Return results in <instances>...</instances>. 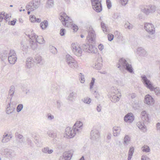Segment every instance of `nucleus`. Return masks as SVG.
Here are the masks:
<instances>
[{"label": "nucleus", "mask_w": 160, "mask_h": 160, "mask_svg": "<svg viewBox=\"0 0 160 160\" xmlns=\"http://www.w3.org/2000/svg\"><path fill=\"white\" fill-rule=\"evenodd\" d=\"M26 35L30 38L29 43L31 48L33 50L36 49L37 47V42L42 44L45 43L43 37L42 36H38L34 33Z\"/></svg>", "instance_id": "obj_1"}, {"label": "nucleus", "mask_w": 160, "mask_h": 160, "mask_svg": "<svg viewBox=\"0 0 160 160\" xmlns=\"http://www.w3.org/2000/svg\"><path fill=\"white\" fill-rule=\"evenodd\" d=\"M96 35L95 31L92 27H90L88 30V35L87 36V40L88 43L83 44L82 48L86 52H88L89 48L91 44H95L96 42Z\"/></svg>", "instance_id": "obj_2"}, {"label": "nucleus", "mask_w": 160, "mask_h": 160, "mask_svg": "<svg viewBox=\"0 0 160 160\" xmlns=\"http://www.w3.org/2000/svg\"><path fill=\"white\" fill-rule=\"evenodd\" d=\"M117 66L121 70V67L125 68L130 73H134L133 69L131 64H129L123 58L120 59L117 64Z\"/></svg>", "instance_id": "obj_3"}, {"label": "nucleus", "mask_w": 160, "mask_h": 160, "mask_svg": "<svg viewBox=\"0 0 160 160\" xmlns=\"http://www.w3.org/2000/svg\"><path fill=\"white\" fill-rule=\"evenodd\" d=\"M111 101L114 102H118L121 97V93L117 89H114V88H112L111 91Z\"/></svg>", "instance_id": "obj_4"}, {"label": "nucleus", "mask_w": 160, "mask_h": 160, "mask_svg": "<svg viewBox=\"0 0 160 160\" xmlns=\"http://www.w3.org/2000/svg\"><path fill=\"white\" fill-rule=\"evenodd\" d=\"M40 4L39 0H32L26 6V9L28 10L33 11L38 8Z\"/></svg>", "instance_id": "obj_5"}, {"label": "nucleus", "mask_w": 160, "mask_h": 160, "mask_svg": "<svg viewBox=\"0 0 160 160\" xmlns=\"http://www.w3.org/2000/svg\"><path fill=\"white\" fill-rule=\"evenodd\" d=\"M141 81L144 86L150 90H152L153 88V85L151 81L147 78L145 75H142L141 76Z\"/></svg>", "instance_id": "obj_6"}, {"label": "nucleus", "mask_w": 160, "mask_h": 160, "mask_svg": "<svg viewBox=\"0 0 160 160\" xmlns=\"http://www.w3.org/2000/svg\"><path fill=\"white\" fill-rule=\"evenodd\" d=\"M59 19L62 22L63 25L65 26L68 27L69 24L72 22V19L64 12L61 13Z\"/></svg>", "instance_id": "obj_7"}, {"label": "nucleus", "mask_w": 160, "mask_h": 160, "mask_svg": "<svg viewBox=\"0 0 160 160\" xmlns=\"http://www.w3.org/2000/svg\"><path fill=\"white\" fill-rule=\"evenodd\" d=\"M66 62L69 66L72 68H77L78 65L77 62L71 56L69 55H67L66 57Z\"/></svg>", "instance_id": "obj_8"}, {"label": "nucleus", "mask_w": 160, "mask_h": 160, "mask_svg": "<svg viewBox=\"0 0 160 160\" xmlns=\"http://www.w3.org/2000/svg\"><path fill=\"white\" fill-rule=\"evenodd\" d=\"M78 133L75 130L70 127H67L65 129L64 137L67 138H71L74 137L75 134Z\"/></svg>", "instance_id": "obj_9"}, {"label": "nucleus", "mask_w": 160, "mask_h": 160, "mask_svg": "<svg viewBox=\"0 0 160 160\" xmlns=\"http://www.w3.org/2000/svg\"><path fill=\"white\" fill-rule=\"evenodd\" d=\"M93 8L97 12H100L102 10L101 0H91Z\"/></svg>", "instance_id": "obj_10"}, {"label": "nucleus", "mask_w": 160, "mask_h": 160, "mask_svg": "<svg viewBox=\"0 0 160 160\" xmlns=\"http://www.w3.org/2000/svg\"><path fill=\"white\" fill-rule=\"evenodd\" d=\"M156 9V7L154 5H150L145 6L144 8L141 9V11L147 15L150 13L154 12Z\"/></svg>", "instance_id": "obj_11"}, {"label": "nucleus", "mask_w": 160, "mask_h": 160, "mask_svg": "<svg viewBox=\"0 0 160 160\" xmlns=\"http://www.w3.org/2000/svg\"><path fill=\"white\" fill-rule=\"evenodd\" d=\"M17 56L15 51L13 50H11L8 54V61L11 64L15 63L17 60Z\"/></svg>", "instance_id": "obj_12"}, {"label": "nucleus", "mask_w": 160, "mask_h": 160, "mask_svg": "<svg viewBox=\"0 0 160 160\" xmlns=\"http://www.w3.org/2000/svg\"><path fill=\"white\" fill-rule=\"evenodd\" d=\"M144 28L149 34H153L155 32V29L154 25L150 23H145Z\"/></svg>", "instance_id": "obj_13"}, {"label": "nucleus", "mask_w": 160, "mask_h": 160, "mask_svg": "<svg viewBox=\"0 0 160 160\" xmlns=\"http://www.w3.org/2000/svg\"><path fill=\"white\" fill-rule=\"evenodd\" d=\"M72 51L73 53L77 56H80L82 53L81 48L77 44L72 43L71 45Z\"/></svg>", "instance_id": "obj_14"}, {"label": "nucleus", "mask_w": 160, "mask_h": 160, "mask_svg": "<svg viewBox=\"0 0 160 160\" xmlns=\"http://www.w3.org/2000/svg\"><path fill=\"white\" fill-rule=\"evenodd\" d=\"M100 137V133L96 129H93L91 132L90 138L93 141L99 140Z\"/></svg>", "instance_id": "obj_15"}, {"label": "nucleus", "mask_w": 160, "mask_h": 160, "mask_svg": "<svg viewBox=\"0 0 160 160\" xmlns=\"http://www.w3.org/2000/svg\"><path fill=\"white\" fill-rule=\"evenodd\" d=\"M2 152L4 155L7 158H12L15 156V154L14 152L11 149L8 148L4 149Z\"/></svg>", "instance_id": "obj_16"}, {"label": "nucleus", "mask_w": 160, "mask_h": 160, "mask_svg": "<svg viewBox=\"0 0 160 160\" xmlns=\"http://www.w3.org/2000/svg\"><path fill=\"white\" fill-rule=\"evenodd\" d=\"M82 123L80 121H77L73 126V129L78 133L82 131Z\"/></svg>", "instance_id": "obj_17"}, {"label": "nucleus", "mask_w": 160, "mask_h": 160, "mask_svg": "<svg viewBox=\"0 0 160 160\" xmlns=\"http://www.w3.org/2000/svg\"><path fill=\"white\" fill-rule=\"evenodd\" d=\"M144 101V102L148 105L153 104L154 101L153 98L149 94H148L145 96Z\"/></svg>", "instance_id": "obj_18"}, {"label": "nucleus", "mask_w": 160, "mask_h": 160, "mask_svg": "<svg viewBox=\"0 0 160 160\" xmlns=\"http://www.w3.org/2000/svg\"><path fill=\"white\" fill-rule=\"evenodd\" d=\"M134 119V117L132 113H129L126 115L124 117L125 122L129 123L132 122Z\"/></svg>", "instance_id": "obj_19"}, {"label": "nucleus", "mask_w": 160, "mask_h": 160, "mask_svg": "<svg viewBox=\"0 0 160 160\" xmlns=\"http://www.w3.org/2000/svg\"><path fill=\"white\" fill-rule=\"evenodd\" d=\"M102 66V59L101 58H99L98 60L95 62L93 67L97 70H100Z\"/></svg>", "instance_id": "obj_20"}, {"label": "nucleus", "mask_w": 160, "mask_h": 160, "mask_svg": "<svg viewBox=\"0 0 160 160\" xmlns=\"http://www.w3.org/2000/svg\"><path fill=\"white\" fill-rule=\"evenodd\" d=\"M137 53L141 56L145 57L148 55L147 52L142 47H139L137 48Z\"/></svg>", "instance_id": "obj_21"}, {"label": "nucleus", "mask_w": 160, "mask_h": 160, "mask_svg": "<svg viewBox=\"0 0 160 160\" xmlns=\"http://www.w3.org/2000/svg\"><path fill=\"white\" fill-rule=\"evenodd\" d=\"M73 154V151L70 150L67 152H65L63 154V157L65 159L67 160H70Z\"/></svg>", "instance_id": "obj_22"}, {"label": "nucleus", "mask_w": 160, "mask_h": 160, "mask_svg": "<svg viewBox=\"0 0 160 160\" xmlns=\"http://www.w3.org/2000/svg\"><path fill=\"white\" fill-rule=\"evenodd\" d=\"M34 59L31 57L28 58L27 59L26 62V67L27 68H30L34 65Z\"/></svg>", "instance_id": "obj_23"}, {"label": "nucleus", "mask_w": 160, "mask_h": 160, "mask_svg": "<svg viewBox=\"0 0 160 160\" xmlns=\"http://www.w3.org/2000/svg\"><path fill=\"white\" fill-rule=\"evenodd\" d=\"M141 118L143 122H146L148 121L149 118L148 114L145 111L142 112L141 114Z\"/></svg>", "instance_id": "obj_24"}, {"label": "nucleus", "mask_w": 160, "mask_h": 160, "mask_svg": "<svg viewBox=\"0 0 160 160\" xmlns=\"http://www.w3.org/2000/svg\"><path fill=\"white\" fill-rule=\"evenodd\" d=\"M94 44H91L89 49L88 52L96 54L98 52L97 48L94 45Z\"/></svg>", "instance_id": "obj_25"}, {"label": "nucleus", "mask_w": 160, "mask_h": 160, "mask_svg": "<svg viewBox=\"0 0 160 160\" xmlns=\"http://www.w3.org/2000/svg\"><path fill=\"white\" fill-rule=\"evenodd\" d=\"M137 126L138 128L142 130L143 132H146L147 129L145 125L143 122H139L137 123Z\"/></svg>", "instance_id": "obj_26"}, {"label": "nucleus", "mask_w": 160, "mask_h": 160, "mask_svg": "<svg viewBox=\"0 0 160 160\" xmlns=\"http://www.w3.org/2000/svg\"><path fill=\"white\" fill-rule=\"evenodd\" d=\"M12 138V137L10 134H6L4 135H3L2 142L3 143H6L9 141Z\"/></svg>", "instance_id": "obj_27"}, {"label": "nucleus", "mask_w": 160, "mask_h": 160, "mask_svg": "<svg viewBox=\"0 0 160 160\" xmlns=\"http://www.w3.org/2000/svg\"><path fill=\"white\" fill-rule=\"evenodd\" d=\"M120 127H115L113 128V135L114 136H117L119 135L121 131Z\"/></svg>", "instance_id": "obj_28"}, {"label": "nucleus", "mask_w": 160, "mask_h": 160, "mask_svg": "<svg viewBox=\"0 0 160 160\" xmlns=\"http://www.w3.org/2000/svg\"><path fill=\"white\" fill-rule=\"evenodd\" d=\"M48 22L46 20H45L41 22L40 24V27L43 30L45 29L48 26Z\"/></svg>", "instance_id": "obj_29"}, {"label": "nucleus", "mask_w": 160, "mask_h": 160, "mask_svg": "<svg viewBox=\"0 0 160 160\" xmlns=\"http://www.w3.org/2000/svg\"><path fill=\"white\" fill-rule=\"evenodd\" d=\"M15 92V87L14 86H12L10 87L9 92V98L11 100Z\"/></svg>", "instance_id": "obj_30"}, {"label": "nucleus", "mask_w": 160, "mask_h": 160, "mask_svg": "<svg viewBox=\"0 0 160 160\" xmlns=\"http://www.w3.org/2000/svg\"><path fill=\"white\" fill-rule=\"evenodd\" d=\"M134 152V148L133 147H130L128 153V160H131Z\"/></svg>", "instance_id": "obj_31"}, {"label": "nucleus", "mask_w": 160, "mask_h": 160, "mask_svg": "<svg viewBox=\"0 0 160 160\" xmlns=\"http://www.w3.org/2000/svg\"><path fill=\"white\" fill-rule=\"evenodd\" d=\"M76 95V93L74 92L70 93L67 98V99L70 101H73V97H75Z\"/></svg>", "instance_id": "obj_32"}, {"label": "nucleus", "mask_w": 160, "mask_h": 160, "mask_svg": "<svg viewBox=\"0 0 160 160\" xmlns=\"http://www.w3.org/2000/svg\"><path fill=\"white\" fill-rule=\"evenodd\" d=\"M42 151L43 152L48 154L52 153L53 152V150L49 149V148L48 147H46L43 148L42 150Z\"/></svg>", "instance_id": "obj_33"}, {"label": "nucleus", "mask_w": 160, "mask_h": 160, "mask_svg": "<svg viewBox=\"0 0 160 160\" xmlns=\"http://www.w3.org/2000/svg\"><path fill=\"white\" fill-rule=\"evenodd\" d=\"M48 136L52 138H55L57 137V133L56 132L53 131H48L47 132Z\"/></svg>", "instance_id": "obj_34"}, {"label": "nucleus", "mask_w": 160, "mask_h": 160, "mask_svg": "<svg viewBox=\"0 0 160 160\" xmlns=\"http://www.w3.org/2000/svg\"><path fill=\"white\" fill-rule=\"evenodd\" d=\"M34 60L35 62L37 63H40L42 61L41 57L38 55H37L34 57Z\"/></svg>", "instance_id": "obj_35"}, {"label": "nucleus", "mask_w": 160, "mask_h": 160, "mask_svg": "<svg viewBox=\"0 0 160 160\" xmlns=\"http://www.w3.org/2000/svg\"><path fill=\"white\" fill-rule=\"evenodd\" d=\"M142 151L146 152H149L150 149L149 147L146 145H144L142 148Z\"/></svg>", "instance_id": "obj_36"}, {"label": "nucleus", "mask_w": 160, "mask_h": 160, "mask_svg": "<svg viewBox=\"0 0 160 160\" xmlns=\"http://www.w3.org/2000/svg\"><path fill=\"white\" fill-rule=\"evenodd\" d=\"M151 91H154L155 93L157 95H160V89L158 87H156L154 88L153 86V88L152 90H150Z\"/></svg>", "instance_id": "obj_37"}, {"label": "nucleus", "mask_w": 160, "mask_h": 160, "mask_svg": "<svg viewBox=\"0 0 160 160\" xmlns=\"http://www.w3.org/2000/svg\"><path fill=\"white\" fill-rule=\"evenodd\" d=\"M53 2L52 0H48L47 2V7L51 8L53 5Z\"/></svg>", "instance_id": "obj_38"}, {"label": "nucleus", "mask_w": 160, "mask_h": 160, "mask_svg": "<svg viewBox=\"0 0 160 160\" xmlns=\"http://www.w3.org/2000/svg\"><path fill=\"white\" fill-rule=\"evenodd\" d=\"M82 101L85 103L89 104L91 102V100L90 98L86 97L82 99Z\"/></svg>", "instance_id": "obj_39"}, {"label": "nucleus", "mask_w": 160, "mask_h": 160, "mask_svg": "<svg viewBox=\"0 0 160 160\" xmlns=\"http://www.w3.org/2000/svg\"><path fill=\"white\" fill-rule=\"evenodd\" d=\"M130 140V138L128 135H126L124 138V144L125 145H128V143Z\"/></svg>", "instance_id": "obj_40"}, {"label": "nucleus", "mask_w": 160, "mask_h": 160, "mask_svg": "<svg viewBox=\"0 0 160 160\" xmlns=\"http://www.w3.org/2000/svg\"><path fill=\"white\" fill-rule=\"evenodd\" d=\"M56 105L57 108L58 109L60 110L61 108V107L62 105V103L60 100H57L56 101Z\"/></svg>", "instance_id": "obj_41"}, {"label": "nucleus", "mask_w": 160, "mask_h": 160, "mask_svg": "<svg viewBox=\"0 0 160 160\" xmlns=\"http://www.w3.org/2000/svg\"><path fill=\"white\" fill-rule=\"evenodd\" d=\"M50 52L53 54H56L57 52V49L52 46L50 47Z\"/></svg>", "instance_id": "obj_42"}, {"label": "nucleus", "mask_w": 160, "mask_h": 160, "mask_svg": "<svg viewBox=\"0 0 160 160\" xmlns=\"http://www.w3.org/2000/svg\"><path fill=\"white\" fill-rule=\"evenodd\" d=\"M79 80L81 83H84L85 81L84 76L82 73H80L79 75Z\"/></svg>", "instance_id": "obj_43"}, {"label": "nucleus", "mask_w": 160, "mask_h": 160, "mask_svg": "<svg viewBox=\"0 0 160 160\" xmlns=\"http://www.w3.org/2000/svg\"><path fill=\"white\" fill-rule=\"evenodd\" d=\"M101 26L103 31L105 33H107V30L106 28V27L105 25V24L104 23H103L102 22H101Z\"/></svg>", "instance_id": "obj_44"}, {"label": "nucleus", "mask_w": 160, "mask_h": 160, "mask_svg": "<svg viewBox=\"0 0 160 160\" xmlns=\"http://www.w3.org/2000/svg\"><path fill=\"white\" fill-rule=\"evenodd\" d=\"M23 108V105L22 104H19L18 105L16 108L17 111L19 112L21 111Z\"/></svg>", "instance_id": "obj_45"}, {"label": "nucleus", "mask_w": 160, "mask_h": 160, "mask_svg": "<svg viewBox=\"0 0 160 160\" xmlns=\"http://www.w3.org/2000/svg\"><path fill=\"white\" fill-rule=\"evenodd\" d=\"M95 79L93 78H92L91 82L90 83V89H92L93 88V86L94 85Z\"/></svg>", "instance_id": "obj_46"}, {"label": "nucleus", "mask_w": 160, "mask_h": 160, "mask_svg": "<svg viewBox=\"0 0 160 160\" xmlns=\"http://www.w3.org/2000/svg\"><path fill=\"white\" fill-rule=\"evenodd\" d=\"M106 4L107 8L108 9H110L112 6L111 3V1L109 0H106Z\"/></svg>", "instance_id": "obj_47"}, {"label": "nucleus", "mask_w": 160, "mask_h": 160, "mask_svg": "<svg viewBox=\"0 0 160 160\" xmlns=\"http://www.w3.org/2000/svg\"><path fill=\"white\" fill-rule=\"evenodd\" d=\"M27 142L29 145H30L31 146H32L33 144L32 141L29 138H27Z\"/></svg>", "instance_id": "obj_48"}, {"label": "nucleus", "mask_w": 160, "mask_h": 160, "mask_svg": "<svg viewBox=\"0 0 160 160\" xmlns=\"http://www.w3.org/2000/svg\"><path fill=\"white\" fill-rule=\"evenodd\" d=\"M14 109V108H13L11 109L10 108H9L8 109H6L7 113L8 114H9L12 112Z\"/></svg>", "instance_id": "obj_49"}, {"label": "nucleus", "mask_w": 160, "mask_h": 160, "mask_svg": "<svg viewBox=\"0 0 160 160\" xmlns=\"http://www.w3.org/2000/svg\"><path fill=\"white\" fill-rule=\"evenodd\" d=\"M72 28L74 32H76L78 29V27L75 24L72 25Z\"/></svg>", "instance_id": "obj_50"}, {"label": "nucleus", "mask_w": 160, "mask_h": 160, "mask_svg": "<svg viewBox=\"0 0 160 160\" xmlns=\"http://www.w3.org/2000/svg\"><path fill=\"white\" fill-rule=\"evenodd\" d=\"M114 36L112 34H109L108 35V38L109 41H112L113 38Z\"/></svg>", "instance_id": "obj_51"}, {"label": "nucleus", "mask_w": 160, "mask_h": 160, "mask_svg": "<svg viewBox=\"0 0 160 160\" xmlns=\"http://www.w3.org/2000/svg\"><path fill=\"white\" fill-rule=\"evenodd\" d=\"M36 19V17L34 15L32 16H30V20L31 22H35Z\"/></svg>", "instance_id": "obj_52"}, {"label": "nucleus", "mask_w": 160, "mask_h": 160, "mask_svg": "<svg viewBox=\"0 0 160 160\" xmlns=\"http://www.w3.org/2000/svg\"><path fill=\"white\" fill-rule=\"evenodd\" d=\"M47 117L48 119L49 120H52L54 118V116L50 113L48 114Z\"/></svg>", "instance_id": "obj_53"}, {"label": "nucleus", "mask_w": 160, "mask_h": 160, "mask_svg": "<svg viewBox=\"0 0 160 160\" xmlns=\"http://www.w3.org/2000/svg\"><path fill=\"white\" fill-rule=\"evenodd\" d=\"M65 30L64 28H62L60 30V34L62 36H63L65 34Z\"/></svg>", "instance_id": "obj_54"}, {"label": "nucleus", "mask_w": 160, "mask_h": 160, "mask_svg": "<svg viewBox=\"0 0 160 160\" xmlns=\"http://www.w3.org/2000/svg\"><path fill=\"white\" fill-rule=\"evenodd\" d=\"M16 20H17L16 19H15L11 21L10 22H8L9 24L10 25L13 26L15 24L16 22Z\"/></svg>", "instance_id": "obj_55"}, {"label": "nucleus", "mask_w": 160, "mask_h": 160, "mask_svg": "<svg viewBox=\"0 0 160 160\" xmlns=\"http://www.w3.org/2000/svg\"><path fill=\"white\" fill-rule=\"evenodd\" d=\"M21 49L23 51H25L26 50V49H27L26 46H25L23 44V42H21Z\"/></svg>", "instance_id": "obj_56"}, {"label": "nucleus", "mask_w": 160, "mask_h": 160, "mask_svg": "<svg viewBox=\"0 0 160 160\" xmlns=\"http://www.w3.org/2000/svg\"><path fill=\"white\" fill-rule=\"evenodd\" d=\"M121 4L123 5H125L127 3L128 0H120Z\"/></svg>", "instance_id": "obj_57"}, {"label": "nucleus", "mask_w": 160, "mask_h": 160, "mask_svg": "<svg viewBox=\"0 0 160 160\" xmlns=\"http://www.w3.org/2000/svg\"><path fill=\"white\" fill-rule=\"evenodd\" d=\"M113 17L115 19H119L120 18V16L116 13L114 14Z\"/></svg>", "instance_id": "obj_58"}, {"label": "nucleus", "mask_w": 160, "mask_h": 160, "mask_svg": "<svg viewBox=\"0 0 160 160\" xmlns=\"http://www.w3.org/2000/svg\"><path fill=\"white\" fill-rule=\"evenodd\" d=\"M129 96L132 99H134L136 97V95L135 93H132L130 94H129Z\"/></svg>", "instance_id": "obj_59"}, {"label": "nucleus", "mask_w": 160, "mask_h": 160, "mask_svg": "<svg viewBox=\"0 0 160 160\" xmlns=\"http://www.w3.org/2000/svg\"><path fill=\"white\" fill-rule=\"evenodd\" d=\"M149 158L146 156L143 155L142 157L141 160H148Z\"/></svg>", "instance_id": "obj_60"}, {"label": "nucleus", "mask_w": 160, "mask_h": 160, "mask_svg": "<svg viewBox=\"0 0 160 160\" xmlns=\"http://www.w3.org/2000/svg\"><path fill=\"white\" fill-rule=\"evenodd\" d=\"M98 48L100 51H102L104 48V46L102 44H100L98 45Z\"/></svg>", "instance_id": "obj_61"}, {"label": "nucleus", "mask_w": 160, "mask_h": 160, "mask_svg": "<svg viewBox=\"0 0 160 160\" xmlns=\"http://www.w3.org/2000/svg\"><path fill=\"white\" fill-rule=\"evenodd\" d=\"M16 135L17 137L20 139H21L22 138L23 136L22 135L18 134V133H16Z\"/></svg>", "instance_id": "obj_62"}, {"label": "nucleus", "mask_w": 160, "mask_h": 160, "mask_svg": "<svg viewBox=\"0 0 160 160\" xmlns=\"http://www.w3.org/2000/svg\"><path fill=\"white\" fill-rule=\"evenodd\" d=\"M9 17H11L8 14H6L5 16L4 17L5 20L6 21H8V19L9 18Z\"/></svg>", "instance_id": "obj_63"}, {"label": "nucleus", "mask_w": 160, "mask_h": 160, "mask_svg": "<svg viewBox=\"0 0 160 160\" xmlns=\"http://www.w3.org/2000/svg\"><path fill=\"white\" fill-rule=\"evenodd\" d=\"M101 106H100V105H98L97 106V111L98 112H100L101 111Z\"/></svg>", "instance_id": "obj_64"}]
</instances>
